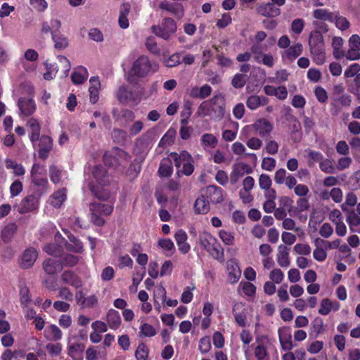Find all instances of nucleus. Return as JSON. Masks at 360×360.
Instances as JSON below:
<instances>
[{"instance_id": "1", "label": "nucleus", "mask_w": 360, "mask_h": 360, "mask_svg": "<svg viewBox=\"0 0 360 360\" xmlns=\"http://www.w3.org/2000/svg\"><path fill=\"white\" fill-rule=\"evenodd\" d=\"M110 181V176L101 165H96L92 170L86 168L84 171V187H87L98 199L106 200L110 198L108 190L104 188Z\"/></svg>"}, {"instance_id": "2", "label": "nucleus", "mask_w": 360, "mask_h": 360, "mask_svg": "<svg viewBox=\"0 0 360 360\" xmlns=\"http://www.w3.org/2000/svg\"><path fill=\"white\" fill-rule=\"evenodd\" d=\"M225 112L224 98L221 94H217L201 103L196 113L202 117H210L212 120H220L224 117Z\"/></svg>"}, {"instance_id": "3", "label": "nucleus", "mask_w": 360, "mask_h": 360, "mask_svg": "<svg viewBox=\"0 0 360 360\" xmlns=\"http://www.w3.org/2000/svg\"><path fill=\"white\" fill-rule=\"evenodd\" d=\"M158 68L157 63L151 62L146 56H141L133 63L127 79L132 82L134 77H144L150 72H156Z\"/></svg>"}, {"instance_id": "4", "label": "nucleus", "mask_w": 360, "mask_h": 360, "mask_svg": "<svg viewBox=\"0 0 360 360\" xmlns=\"http://www.w3.org/2000/svg\"><path fill=\"white\" fill-rule=\"evenodd\" d=\"M198 243L214 259L221 261L224 258V249L217 239L207 231L200 233Z\"/></svg>"}, {"instance_id": "5", "label": "nucleus", "mask_w": 360, "mask_h": 360, "mask_svg": "<svg viewBox=\"0 0 360 360\" xmlns=\"http://www.w3.org/2000/svg\"><path fill=\"white\" fill-rule=\"evenodd\" d=\"M114 202L108 203L93 202L90 205L91 221L97 226H102L105 223L103 216L110 215L113 210Z\"/></svg>"}, {"instance_id": "6", "label": "nucleus", "mask_w": 360, "mask_h": 360, "mask_svg": "<svg viewBox=\"0 0 360 360\" xmlns=\"http://www.w3.org/2000/svg\"><path fill=\"white\" fill-rule=\"evenodd\" d=\"M169 158L174 162L177 168L182 167L181 172L185 175L189 176L193 172V160L187 151L183 150L180 153H172Z\"/></svg>"}, {"instance_id": "7", "label": "nucleus", "mask_w": 360, "mask_h": 360, "mask_svg": "<svg viewBox=\"0 0 360 360\" xmlns=\"http://www.w3.org/2000/svg\"><path fill=\"white\" fill-rule=\"evenodd\" d=\"M274 347V341L265 335L256 337L254 354L256 360H269V350Z\"/></svg>"}, {"instance_id": "8", "label": "nucleus", "mask_w": 360, "mask_h": 360, "mask_svg": "<svg viewBox=\"0 0 360 360\" xmlns=\"http://www.w3.org/2000/svg\"><path fill=\"white\" fill-rule=\"evenodd\" d=\"M129 160V155L119 148H114L103 155V161L109 167L117 168L118 165H124Z\"/></svg>"}, {"instance_id": "9", "label": "nucleus", "mask_w": 360, "mask_h": 360, "mask_svg": "<svg viewBox=\"0 0 360 360\" xmlns=\"http://www.w3.org/2000/svg\"><path fill=\"white\" fill-rule=\"evenodd\" d=\"M117 98L120 103L137 105L141 101V94L125 86H120L117 91Z\"/></svg>"}, {"instance_id": "10", "label": "nucleus", "mask_w": 360, "mask_h": 360, "mask_svg": "<svg viewBox=\"0 0 360 360\" xmlns=\"http://www.w3.org/2000/svg\"><path fill=\"white\" fill-rule=\"evenodd\" d=\"M151 29L157 36L167 39L176 32V25L173 19L167 18L162 20L160 26L153 25Z\"/></svg>"}, {"instance_id": "11", "label": "nucleus", "mask_w": 360, "mask_h": 360, "mask_svg": "<svg viewBox=\"0 0 360 360\" xmlns=\"http://www.w3.org/2000/svg\"><path fill=\"white\" fill-rule=\"evenodd\" d=\"M250 129H253L259 136L264 137L272 131L273 126L267 120L260 118L254 124L245 126L243 131Z\"/></svg>"}, {"instance_id": "12", "label": "nucleus", "mask_w": 360, "mask_h": 360, "mask_svg": "<svg viewBox=\"0 0 360 360\" xmlns=\"http://www.w3.org/2000/svg\"><path fill=\"white\" fill-rule=\"evenodd\" d=\"M226 272L229 283H236L241 276V271L236 259H231L226 262Z\"/></svg>"}, {"instance_id": "13", "label": "nucleus", "mask_w": 360, "mask_h": 360, "mask_svg": "<svg viewBox=\"0 0 360 360\" xmlns=\"http://www.w3.org/2000/svg\"><path fill=\"white\" fill-rule=\"evenodd\" d=\"M36 146L38 147L39 156L41 159H46L53 147V141L48 136L39 137ZM35 146L34 148H36Z\"/></svg>"}, {"instance_id": "14", "label": "nucleus", "mask_w": 360, "mask_h": 360, "mask_svg": "<svg viewBox=\"0 0 360 360\" xmlns=\"http://www.w3.org/2000/svg\"><path fill=\"white\" fill-rule=\"evenodd\" d=\"M303 51V46L300 43H296L281 53V56L284 62H292L300 56Z\"/></svg>"}, {"instance_id": "15", "label": "nucleus", "mask_w": 360, "mask_h": 360, "mask_svg": "<svg viewBox=\"0 0 360 360\" xmlns=\"http://www.w3.org/2000/svg\"><path fill=\"white\" fill-rule=\"evenodd\" d=\"M75 300L77 304L82 308H91L98 303V297L95 295H91L85 297L82 290L77 291L75 293Z\"/></svg>"}, {"instance_id": "16", "label": "nucleus", "mask_w": 360, "mask_h": 360, "mask_svg": "<svg viewBox=\"0 0 360 360\" xmlns=\"http://www.w3.org/2000/svg\"><path fill=\"white\" fill-rule=\"evenodd\" d=\"M20 115L30 116L36 110V104L32 98H20L18 101Z\"/></svg>"}, {"instance_id": "17", "label": "nucleus", "mask_w": 360, "mask_h": 360, "mask_svg": "<svg viewBox=\"0 0 360 360\" xmlns=\"http://www.w3.org/2000/svg\"><path fill=\"white\" fill-rule=\"evenodd\" d=\"M55 240L57 243H50L44 246V250L48 254L53 257H60L63 251V245L64 239L60 233H57L55 235Z\"/></svg>"}, {"instance_id": "18", "label": "nucleus", "mask_w": 360, "mask_h": 360, "mask_svg": "<svg viewBox=\"0 0 360 360\" xmlns=\"http://www.w3.org/2000/svg\"><path fill=\"white\" fill-rule=\"evenodd\" d=\"M279 342L284 350H291L293 348L290 329L288 327H282L278 331Z\"/></svg>"}, {"instance_id": "19", "label": "nucleus", "mask_w": 360, "mask_h": 360, "mask_svg": "<svg viewBox=\"0 0 360 360\" xmlns=\"http://www.w3.org/2000/svg\"><path fill=\"white\" fill-rule=\"evenodd\" d=\"M251 172L252 169L248 165L243 162L235 164L230 175L231 183L235 184L245 174Z\"/></svg>"}, {"instance_id": "20", "label": "nucleus", "mask_w": 360, "mask_h": 360, "mask_svg": "<svg viewBox=\"0 0 360 360\" xmlns=\"http://www.w3.org/2000/svg\"><path fill=\"white\" fill-rule=\"evenodd\" d=\"M174 238L176 242L179 250L182 254L188 253L191 250L190 245L187 243L188 236L185 231L179 229L174 234Z\"/></svg>"}, {"instance_id": "21", "label": "nucleus", "mask_w": 360, "mask_h": 360, "mask_svg": "<svg viewBox=\"0 0 360 360\" xmlns=\"http://www.w3.org/2000/svg\"><path fill=\"white\" fill-rule=\"evenodd\" d=\"M38 254L35 249L28 248L22 253L20 264L22 268L27 269L31 267L35 262Z\"/></svg>"}, {"instance_id": "22", "label": "nucleus", "mask_w": 360, "mask_h": 360, "mask_svg": "<svg viewBox=\"0 0 360 360\" xmlns=\"http://www.w3.org/2000/svg\"><path fill=\"white\" fill-rule=\"evenodd\" d=\"M101 89V82L98 77H92L89 79V99L93 104L98 102L99 99V91Z\"/></svg>"}, {"instance_id": "23", "label": "nucleus", "mask_w": 360, "mask_h": 360, "mask_svg": "<svg viewBox=\"0 0 360 360\" xmlns=\"http://www.w3.org/2000/svg\"><path fill=\"white\" fill-rule=\"evenodd\" d=\"M309 46L310 51L325 48L323 37L320 32L314 30L309 34Z\"/></svg>"}, {"instance_id": "24", "label": "nucleus", "mask_w": 360, "mask_h": 360, "mask_svg": "<svg viewBox=\"0 0 360 360\" xmlns=\"http://www.w3.org/2000/svg\"><path fill=\"white\" fill-rule=\"evenodd\" d=\"M160 8L172 13L178 18H181L184 14V7L180 4L162 1L160 3Z\"/></svg>"}, {"instance_id": "25", "label": "nucleus", "mask_w": 360, "mask_h": 360, "mask_svg": "<svg viewBox=\"0 0 360 360\" xmlns=\"http://www.w3.org/2000/svg\"><path fill=\"white\" fill-rule=\"evenodd\" d=\"M67 199V190L60 188L54 192L49 198L48 202L55 208H60Z\"/></svg>"}, {"instance_id": "26", "label": "nucleus", "mask_w": 360, "mask_h": 360, "mask_svg": "<svg viewBox=\"0 0 360 360\" xmlns=\"http://www.w3.org/2000/svg\"><path fill=\"white\" fill-rule=\"evenodd\" d=\"M289 250L290 249L284 245L278 246L276 260L281 267L287 268L290 266Z\"/></svg>"}, {"instance_id": "27", "label": "nucleus", "mask_w": 360, "mask_h": 360, "mask_svg": "<svg viewBox=\"0 0 360 360\" xmlns=\"http://www.w3.org/2000/svg\"><path fill=\"white\" fill-rule=\"evenodd\" d=\"M233 314L237 324L240 327L246 326V311L242 303H237L233 307Z\"/></svg>"}, {"instance_id": "28", "label": "nucleus", "mask_w": 360, "mask_h": 360, "mask_svg": "<svg viewBox=\"0 0 360 360\" xmlns=\"http://www.w3.org/2000/svg\"><path fill=\"white\" fill-rule=\"evenodd\" d=\"M66 234L68 242L65 243V245L67 249L69 251L80 253L83 251V245L82 243L77 239L72 234H71L69 231H64Z\"/></svg>"}, {"instance_id": "29", "label": "nucleus", "mask_w": 360, "mask_h": 360, "mask_svg": "<svg viewBox=\"0 0 360 360\" xmlns=\"http://www.w3.org/2000/svg\"><path fill=\"white\" fill-rule=\"evenodd\" d=\"M44 335L48 340L58 341L62 338L63 333L56 325L51 324L44 329Z\"/></svg>"}, {"instance_id": "30", "label": "nucleus", "mask_w": 360, "mask_h": 360, "mask_svg": "<svg viewBox=\"0 0 360 360\" xmlns=\"http://www.w3.org/2000/svg\"><path fill=\"white\" fill-rule=\"evenodd\" d=\"M61 278L63 283L79 288L82 286L83 283L81 279L71 271H65L63 273Z\"/></svg>"}, {"instance_id": "31", "label": "nucleus", "mask_w": 360, "mask_h": 360, "mask_svg": "<svg viewBox=\"0 0 360 360\" xmlns=\"http://www.w3.org/2000/svg\"><path fill=\"white\" fill-rule=\"evenodd\" d=\"M38 207V201L33 195L25 198L20 204L18 211L20 213H26L35 210Z\"/></svg>"}, {"instance_id": "32", "label": "nucleus", "mask_w": 360, "mask_h": 360, "mask_svg": "<svg viewBox=\"0 0 360 360\" xmlns=\"http://www.w3.org/2000/svg\"><path fill=\"white\" fill-rule=\"evenodd\" d=\"M240 339L243 342L242 349L244 352L245 359L248 360L250 355V344L253 340L252 335L249 330L244 329L240 334Z\"/></svg>"}, {"instance_id": "33", "label": "nucleus", "mask_w": 360, "mask_h": 360, "mask_svg": "<svg viewBox=\"0 0 360 360\" xmlns=\"http://www.w3.org/2000/svg\"><path fill=\"white\" fill-rule=\"evenodd\" d=\"M89 76L88 70L83 66L75 68L71 75L72 81L75 84H80L85 82Z\"/></svg>"}, {"instance_id": "34", "label": "nucleus", "mask_w": 360, "mask_h": 360, "mask_svg": "<svg viewBox=\"0 0 360 360\" xmlns=\"http://www.w3.org/2000/svg\"><path fill=\"white\" fill-rule=\"evenodd\" d=\"M106 321L111 329L116 330L121 323L120 313L115 309H110L107 313Z\"/></svg>"}, {"instance_id": "35", "label": "nucleus", "mask_w": 360, "mask_h": 360, "mask_svg": "<svg viewBox=\"0 0 360 360\" xmlns=\"http://www.w3.org/2000/svg\"><path fill=\"white\" fill-rule=\"evenodd\" d=\"M86 360H106L105 348L97 349L96 347H89L86 351Z\"/></svg>"}, {"instance_id": "36", "label": "nucleus", "mask_w": 360, "mask_h": 360, "mask_svg": "<svg viewBox=\"0 0 360 360\" xmlns=\"http://www.w3.org/2000/svg\"><path fill=\"white\" fill-rule=\"evenodd\" d=\"M43 268L45 272L49 275H53L62 270V264L53 259H48L44 261Z\"/></svg>"}, {"instance_id": "37", "label": "nucleus", "mask_w": 360, "mask_h": 360, "mask_svg": "<svg viewBox=\"0 0 360 360\" xmlns=\"http://www.w3.org/2000/svg\"><path fill=\"white\" fill-rule=\"evenodd\" d=\"M194 210L196 214H206L210 210V202L203 195L198 198L194 204Z\"/></svg>"}, {"instance_id": "38", "label": "nucleus", "mask_w": 360, "mask_h": 360, "mask_svg": "<svg viewBox=\"0 0 360 360\" xmlns=\"http://www.w3.org/2000/svg\"><path fill=\"white\" fill-rule=\"evenodd\" d=\"M352 103V98L348 94L333 96L331 100V105L337 109L340 107L349 106Z\"/></svg>"}, {"instance_id": "39", "label": "nucleus", "mask_w": 360, "mask_h": 360, "mask_svg": "<svg viewBox=\"0 0 360 360\" xmlns=\"http://www.w3.org/2000/svg\"><path fill=\"white\" fill-rule=\"evenodd\" d=\"M28 125L31 129V134L30 136V139L33 144V146L35 147L39 137V123L36 119L32 118L28 121Z\"/></svg>"}, {"instance_id": "40", "label": "nucleus", "mask_w": 360, "mask_h": 360, "mask_svg": "<svg viewBox=\"0 0 360 360\" xmlns=\"http://www.w3.org/2000/svg\"><path fill=\"white\" fill-rule=\"evenodd\" d=\"M4 163L6 169H12L15 176H20L25 174V169L21 164L9 158H6Z\"/></svg>"}, {"instance_id": "41", "label": "nucleus", "mask_w": 360, "mask_h": 360, "mask_svg": "<svg viewBox=\"0 0 360 360\" xmlns=\"http://www.w3.org/2000/svg\"><path fill=\"white\" fill-rule=\"evenodd\" d=\"M258 12L264 16L276 17L280 14V9L272 3H267L259 6Z\"/></svg>"}, {"instance_id": "42", "label": "nucleus", "mask_w": 360, "mask_h": 360, "mask_svg": "<svg viewBox=\"0 0 360 360\" xmlns=\"http://www.w3.org/2000/svg\"><path fill=\"white\" fill-rule=\"evenodd\" d=\"M201 144L204 149L210 150L214 149L218 143L217 138L212 134H204L200 139Z\"/></svg>"}, {"instance_id": "43", "label": "nucleus", "mask_w": 360, "mask_h": 360, "mask_svg": "<svg viewBox=\"0 0 360 360\" xmlns=\"http://www.w3.org/2000/svg\"><path fill=\"white\" fill-rule=\"evenodd\" d=\"M347 222L349 229L353 233H360V216L355 212L350 213L347 217Z\"/></svg>"}, {"instance_id": "44", "label": "nucleus", "mask_w": 360, "mask_h": 360, "mask_svg": "<svg viewBox=\"0 0 360 360\" xmlns=\"http://www.w3.org/2000/svg\"><path fill=\"white\" fill-rule=\"evenodd\" d=\"M210 195V200L214 203H219L224 200L223 190L216 186H211L207 188Z\"/></svg>"}, {"instance_id": "45", "label": "nucleus", "mask_w": 360, "mask_h": 360, "mask_svg": "<svg viewBox=\"0 0 360 360\" xmlns=\"http://www.w3.org/2000/svg\"><path fill=\"white\" fill-rule=\"evenodd\" d=\"M267 103V99L264 96H251L246 102V105L250 110H255L261 105H264Z\"/></svg>"}, {"instance_id": "46", "label": "nucleus", "mask_w": 360, "mask_h": 360, "mask_svg": "<svg viewBox=\"0 0 360 360\" xmlns=\"http://www.w3.org/2000/svg\"><path fill=\"white\" fill-rule=\"evenodd\" d=\"M49 176L51 181L56 184L63 180L65 173L57 166L51 165L49 169Z\"/></svg>"}, {"instance_id": "47", "label": "nucleus", "mask_w": 360, "mask_h": 360, "mask_svg": "<svg viewBox=\"0 0 360 360\" xmlns=\"http://www.w3.org/2000/svg\"><path fill=\"white\" fill-rule=\"evenodd\" d=\"M313 15L316 19L330 22H333L335 18L334 13H330L328 10L323 8L316 9L314 11Z\"/></svg>"}, {"instance_id": "48", "label": "nucleus", "mask_w": 360, "mask_h": 360, "mask_svg": "<svg viewBox=\"0 0 360 360\" xmlns=\"http://www.w3.org/2000/svg\"><path fill=\"white\" fill-rule=\"evenodd\" d=\"M156 335L155 328L147 323H143L139 327V335L140 338H151Z\"/></svg>"}, {"instance_id": "49", "label": "nucleus", "mask_w": 360, "mask_h": 360, "mask_svg": "<svg viewBox=\"0 0 360 360\" xmlns=\"http://www.w3.org/2000/svg\"><path fill=\"white\" fill-rule=\"evenodd\" d=\"M52 39L56 49H63L68 46V39L63 34L52 32Z\"/></svg>"}, {"instance_id": "50", "label": "nucleus", "mask_w": 360, "mask_h": 360, "mask_svg": "<svg viewBox=\"0 0 360 360\" xmlns=\"http://www.w3.org/2000/svg\"><path fill=\"white\" fill-rule=\"evenodd\" d=\"M129 12V5H123L120 14L118 19L119 25L122 29H126L129 27V23L127 18V15Z\"/></svg>"}, {"instance_id": "51", "label": "nucleus", "mask_w": 360, "mask_h": 360, "mask_svg": "<svg viewBox=\"0 0 360 360\" xmlns=\"http://www.w3.org/2000/svg\"><path fill=\"white\" fill-rule=\"evenodd\" d=\"M290 73L284 69L277 70L275 76L269 77V81L272 83L279 84L288 79Z\"/></svg>"}, {"instance_id": "52", "label": "nucleus", "mask_w": 360, "mask_h": 360, "mask_svg": "<svg viewBox=\"0 0 360 360\" xmlns=\"http://www.w3.org/2000/svg\"><path fill=\"white\" fill-rule=\"evenodd\" d=\"M315 245H323L326 250L337 249L340 247V240L335 239L333 241H328L321 238H316L314 240Z\"/></svg>"}, {"instance_id": "53", "label": "nucleus", "mask_w": 360, "mask_h": 360, "mask_svg": "<svg viewBox=\"0 0 360 360\" xmlns=\"http://www.w3.org/2000/svg\"><path fill=\"white\" fill-rule=\"evenodd\" d=\"M17 229V226L15 223H10L7 224L1 231V238L4 242H8L11 240L14 233Z\"/></svg>"}, {"instance_id": "54", "label": "nucleus", "mask_w": 360, "mask_h": 360, "mask_svg": "<svg viewBox=\"0 0 360 360\" xmlns=\"http://www.w3.org/2000/svg\"><path fill=\"white\" fill-rule=\"evenodd\" d=\"M172 172L173 167L169 160H165L160 163L158 169V173L160 176L168 177L172 174Z\"/></svg>"}, {"instance_id": "55", "label": "nucleus", "mask_w": 360, "mask_h": 360, "mask_svg": "<svg viewBox=\"0 0 360 360\" xmlns=\"http://www.w3.org/2000/svg\"><path fill=\"white\" fill-rule=\"evenodd\" d=\"M313 61L318 65H321L325 63L326 58L325 53V48L314 50L310 51Z\"/></svg>"}, {"instance_id": "56", "label": "nucleus", "mask_w": 360, "mask_h": 360, "mask_svg": "<svg viewBox=\"0 0 360 360\" xmlns=\"http://www.w3.org/2000/svg\"><path fill=\"white\" fill-rule=\"evenodd\" d=\"M195 289V285H192L191 286L186 287L183 292L181 295V302L184 304L190 303L193 298V290Z\"/></svg>"}, {"instance_id": "57", "label": "nucleus", "mask_w": 360, "mask_h": 360, "mask_svg": "<svg viewBox=\"0 0 360 360\" xmlns=\"http://www.w3.org/2000/svg\"><path fill=\"white\" fill-rule=\"evenodd\" d=\"M219 237L222 242L226 245H231L234 243V234L233 233L221 229L219 231Z\"/></svg>"}, {"instance_id": "58", "label": "nucleus", "mask_w": 360, "mask_h": 360, "mask_svg": "<svg viewBox=\"0 0 360 360\" xmlns=\"http://www.w3.org/2000/svg\"><path fill=\"white\" fill-rule=\"evenodd\" d=\"M304 27V21L301 18H297L292 22L290 30L294 34L298 36L302 32Z\"/></svg>"}, {"instance_id": "59", "label": "nucleus", "mask_w": 360, "mask_h": 360, "mask_svg": "<svg viewBox=\"0 0 360 360\" xmlns=\"http://www.w3.org/2000/svg\"><path fill=\"white\" fill-rule=\"evenodd\" d=\"M136 360H147L148 356V349L144 343L138 345L135 352Z\"/></svg>"}, {"instance_id": "60", "label": "nucleus", "mask_w": 360, "mask_h": 360, "mask_svg": "<svg viewBox=\"0 0 360 360\" xmlns=\"http://www.w3.org/2000/svg\"><path fill=\"white\" fill-rule=\"evenodd\" d=\"M262 59H259V56H255V60L257 62L262 63L263 65L272 68L275 64V58L274 57L269 53H264L261 55Z\"/></svg>"}, {"instance_id": "61", "label": "nucleus", "mask_w": 360, "mask_h": 360, "mask_svg": "<svg viewBox=\"0 0 360 360\" xmlns=\"http://www.w3.org/2000/svg\"><path fill=\"white\" fill-rule=\"evenodd\" d=\"M239 286L245 295L252 297L255 295L256 287L250 282H240Z\"/></svg>"}, {"instance_id": "62", "label": "nucleus", "mask_w": 360, "mask_h": 360, "mask_svg": "<svg viewBox=\"0 0 360 360\" xmlns=\"http://www.w3.org/2000/svg\"><path fill=\"white\" fill-rule=\"evenodd\" d=\"M316 249L313 252L314 258L318 262H323L327 257V250L323 245H316Z\"/></svg>"}, {"instance_id": "63", "label": "nucleus", "mask_w": 360, "mask_h": 360, "mask_svg": "<svg viewBox=\"0 0 360 360\" xmlns=\"http://www.w3.org/2000/svg\"><path fill=\"white\" fill-rule=\"evenodd\" d=\"M127 135V132L122 129H115L112 132V138L115 142L122 143L125 142Z\"/></svg>"}, {"instance_id": "64", "label": "nucleus", "mask_w": 360, "mask_h": 360, "mask_svg": "<svg viewBox=\"0 0 360 360\" xmlns=\"http://www.w3.org/2000/svg\"><path fill=\"white\" fill-rule=\"evenodd\" d=\"M336 27L341 30H345L349 27V22L348 20L342 16H338L337 13H335L334 21Z\"/></svg>"}]
</instances>
